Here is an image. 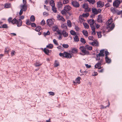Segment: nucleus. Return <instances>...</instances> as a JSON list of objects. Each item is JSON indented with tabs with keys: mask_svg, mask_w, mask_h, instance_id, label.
I'll return each instance as SVG.
<instances>
[{
	"mask_svg": "<svg viewBox=\"0 0 122 122\" xmlns=\"http://www.w3.org/2000/svg\"><path fill=\"white\" fill-rule=\"evenodd\" d=\"M63 47L65 48H67L69 47V45L67 44H63L62 45Z\"/></svg>",
	"mask_w": 122,
	"mask_h": 122,
	"instance_id": "54",
	"label": "nucleus"
},
{
	"mask_svg": "<svg viewBox=\"0 0 122 122\" xmlns=\"http://www.w3.org/2000/svg\"><path fill=\"white\" fill-rule=\"evenodd\" d=\"M98 74V73L97 72H94L92 74V76H97Z\"/></svg>",
	"mask_w": 122,
	"mask_h": 122,
	"instance_id": "60",
	"label": "nucleus"
},
{
	"mask_svg": "<svg viewBox=\"0 0 122 122\" xmlns=\"http://www.w3.org/2000/svg\"><path fill=\"white\" fill-rule=\"evenodd\" d=\"M30 22L29 20H27L26 21V24L27 25H30Z\"/></svg>",
	"mask_w": 122,
	"mask_h": 122,
	"instance_id": "53",
	"label": "nucleus"
},
{
	"mask_svg": "<svg viewBox=\"0 0 122 122\" xmlns=\"http://www.w3.org/2000/svg\"><path fill=\"white\" fill-rule=\"evenodd\" d=\"M10 6L11 5L10 3H6L5 4V7L6 8H10Z\"/></svg>",
	"mask_w": 122,
	"mask_h": 122,
	"instance_id": "34",
	"label": "nucleus"
},
{
	"mask_svg": "<svg viewBox=\"0 0 122 122\" xmlns=\"http://www.w3.org/2000/svg\"><path fill=\"white\" fill-rule=\"evenodd\" d=\"M97 21L99 22H101L102 21V20L101 16V15H99L98 16Z\"/></svg>",
	"mask_w": 122,
	"mask_h": 122,
	"instance_id": "28",
	"label": "nucleus"
},
{
	"mask_svg": "<svg viewBox=\"0 0 122 122\" xmlns=\"http://www.w3.org/2000/svg\"><path fill=\"white\" fill-rule=\"evenodd\" d=\"M68 0H63V3L64 4H65L68 3Z\"/></svg>",
	"mask_w": 122,
	"mask_h": 122,
	"instance_id": "56",
	"label": "nucleus"
},
{
	"mask_svg": "<svg viewBox=\"0 0 122 122\" xmlns=\"http://www.w3.org/2000/svg\"><path fill=\"white\" fill-rule=\"evenodd\" d=\"M88 23L91 26L93 25L94 23V21L93 19L89 20H87Z\"/></svg>",
	"mask_w": 122,
	"mask_h": 122,
	"instance_id": "12",
	"label": "nucleus"
},
{
	"mask_svg": "<svg viewBox=\"0 0 122 122\" xmlns=\"http://www.w3.org/2000/svg\"><path fill=\"white\" fill-rule=\"evenodd\" d=\"M97 7L101 8L104 5V3L103 2L101 1H99L97 3Z\"/></svg>",
	"mask_w": 122,
	"mask_h": 122,
	"instance_id": "6",
	"label": "nucleus"
},
{
	"mask_svg": "<svg viewBox=\"0 0 122 122\" xmlns=\"http://www.w3.org/2000/svg\"><path fill=\"white\" fill-rule=\"evenodd\" d=\"M92 12L94 14H98V13L97 12V9L96 8H93L92 9Z\"/></svg>",
	"mask_w": 122,
	"mask_h": 122,
	"instance_id": "22",
	"label": "nucleus"
},
{
	"mask_svg": "<svg viewBox=\"0 0 122 122\" xmlns=\"http://www.w3.org/2000/svg\"><path fill=\"white\" fill-rule=\"evenodd\" d=\"M70 32L71 34L72 35H76V33L74 31L71 30Z\"/></svg>",
	"mask_w": 122,
	"mask_h": 122,
	"instance_id": "43",
	"label": "nucleus"
},
{
	"mask_svg": "<svg viewBox=\"0 0 122 122\" xmlns=\"http://www.w3.org/2000/svg\"><path fill=\"white\" fill-rule=\"evenodd\" d=\"M52 10L54 13H56L57 11L56 9L54 6L52 7Z\"/></svg>",
	"mask_w": 122,
	"mask_h": 122,
	"instance_id": "47",
	"label": "nucleus"
},
{
	"mask_svg": "<svg viewBox=\"0 0 122 122\" xmlns=\"http://www.w3.org/2000/svg\"><path fill=\"white\" fill-rule=\"evenodd\" d=\"M112 19L111 18L107 21V25L111 29H113L115 26L114 24L112 23Z\"/></svg>",
	"mask_w": 122,
	"mask_h": 122,
	"instance_id": "3",
	"label": "nucleus"
},
{
	"mask_svg": "<svg viewBox=\"0 0 122 122\" xmlns=\"http://www.w3.org/2000/svg\"><path fill=\"white\" fill-rule=\"evenodd\" d=\"M91 26L92 30V34L95 35L96 34L95 27L93 25H91Z\"/></svg>",
	"mask_w": 122,
	"mask_h": 122,
	"instance_id": "15",
	"label": "nucleus"
},
{
	"mask_svg": "<svg viewBox=\"0 0 122 122\" xmlns=\"http://www.w3.org/2000/svg\"><path fill=\"white\" fill-rule=\"evenodd\" d=\"M58 18L59 20H62L63 21H65V20L64 18L62 16H60V15H58Z\"/></svg>",
	"mask_w": 122,
	"mask_h": 122,
	"instance_id": "20",
	"label": "nucleus"
},
{
	"mask_svg": "<svg viewBox=\"0 0 122 122\" xmlns=\"http://www.w3.org/2000/svg\"><path fill=\"white\" fill-rule=\"evenodd\" d=\"M90 3L93 4L95 2V1L94 0H87Z\"/></svg>",
	"mask_w": 122,
	"mask_h": 122,
	"instance_id": "44",
	"label": "nucleus"
},
{
	"mask_svg": "<svg viewBox=\"0 0 122 122\" xmlns=\"http://www.w3.org/2000/svg\"><path fill=\"white\" fill-rule=\"evenodd\" d=\"M8 27L7 26V25L6 24H5L2 25L1 26H0V28H3L5 29H7Z\"/></svg>",
	"mask_w": 122,
	"mask_h": 122,
	"instance_id": "26",
	"label": "nucleus"
},
{
	"mask_svg": "<svg viewBox=\"0 0 122 122\" xmlns=\"http://www.w3.org/2000/svg\"><path fill=\"white\" fill-rule=\"evenodd\" d=\"M83 16L81 15H80L79 17V20L80 22H84L85 21Z\"/></svg>",
	"mask_w": 122,
	"mask_h": 122,
	"instance_id": "19",
	"label": "nucleus"
},
{
	"mask_svg": "<svg viewBox=\"0 0 122 122\" xmlns=\"http://www.w3.org/2000/svg\"><path fill=\"white\" fill-rule=\"evenodd\" d=\"M46 22L47 25L49 26H51L53 24V21L50 19H48L47 20Z\"/></svg>",
	"mask_w": 122,
	"mask_h": 122,
	"instance_id": "7",
	"label": "nucleus"
},
{
	"mask_svg": "<svg viewBox=\"0 0 122 122\" xmlns=\"http://www.w3.org/2000/svg\"><path fill=\"white\" fill-rule=\"evenodd\" d=\"M50 4L52 7L54 6L55 4L54 1L53 0H51L50 1Z\"/></svg>",
	"mask_w": 122,
	"mask_h": 122,
	"instance_id": "41",
	"label": "nucleus"
},
{
	"mask_svg": "<svg viewBox=\"0 0 122 122\" xmlns=\"http://www.w3.org/2000/svg\"><path fill=\"white\" fill-rule=\"evenodd\" d=\"M71 4L74 6L76 7H78L79 6V4L76 1H72V2Z\"/></svg>",
	"mask_w": 122,
	"mask_h": 122,
	"instance_id": "8",
	"label": "nucleus"
},
{
	"mask_svg": "<svg viewBox=\"0 0 122 122\" xmlns=\"http://www.w3.org/2000/svg\"><path fill=\"white\" fill-rule=\"evenodd\" d=\"M108 105L106 106H105V107L103 105H102L101 106V109H103L104 108H106V107H109L110 105V103L109 102H108Z\"/></svg>",
	"mask_w": 122,
	"mask_h": 122,
	"instance_id": "35",
	"label": "nucleus"
},
{
	"mask_svg": "<svg viewBox=\"0 0 122 122\" xmlns=\"http://www.w3.org/2000/svg\"><path fill=\"white\" fill-rule=\"evenodd\" d=\"M67 25L69 27H71V23L70 20H68L67 21Z\"/></svg>",
	"mask_w": 122,
	"mask_h": 122,
	"instance_id": "36",
	"label": "nucleus"
},
{
	"mask_svg": "<svg viewBox=\"0 0 122 122\" xmlns=\"http://www.w3.org/2000/svg\"><path fill=\"white\" fill-rule=\"evenodd\" d=\"M67 12L65 10H64V9L61 11V13L63 15H66Z\"/></svg>",
	"mask_w": 122,
	"mask_h": 122,
	"instance_id": "37",
	"label": "nucleus"
},
{
	"mask_svg": "<svg viewBox=\"0 0 122 122\" xmlns=\"http://www.w3.org/2000/svg\"><path fill=\"white\" fill-rule=\"evenodd\" d=\"M17 20L15 18L13 19L12 20L11 23L13 24H16L17 22Z\"/></svg>",
	"mask_w": 122,
	"mask_h": 122,
	"instance_id": "42",
	"label": "nucleus"
},
{
	"mask_svg": "<svg viewBox=\"0 0 122 122\" xmlns=\"http://www.w3.org/2000/svg\"><path fill=\"white\" fill-rule=\"evenodd\" d=\"M89 15V14L88 13H87L85 14H83L82 15L83 16V17H87Z\"/></svg>",
	"mask_w": 122,
	"mask_h": 122,
	"instance_id": "46",
	"label": "nucleus"
},
{
	"mask_svg": "<svg viewBox=\"0 0 122 122\" xmlns=\"http://www.w3.org/2000/svg\"><path fill=\"white\" fill-rule=\"evenodd\" d=\"M92 48V47L88 45H86L85 47L84 46H81L79 48L80 49L82 53H84L85 55L88 54L89 53V52L88 51H86V49L89 50H91Z\"/></svg>",
	"mask_w": 122,
	"mask_h": 122,
	"instance_id": "1",
	"label": "nucleus"
},
{
	"mask_svg": "<svg viewBox=\"0 0 122 122\" xmlns=\"http://www.w3.org/2000/svg\"><path fill=\"white\" fill-rule=\"evenodd\" d=\"M121 3L120 1L118 0H115L114 1L113 3V5L114 6L117 8L118 7L119 5Z\"/></svg>",
	"mask_w": 122,
	"mask_h": 122,
	"instance_id": "4",
	"label": "nucleus"
},
{
	"mask_svg": "<svg viewBox=\"0 0 122 122\" xmlns=\"http://www.w3.org/2000/svg\"><path fill=\"white\" fill-rule=\"evenodd\" d=\"M71 8L70 6L68 5H66L64 8V10L67 12L71 10Z\"/></svg>",
	"mask_w": 122,
	"mask_h": 122,
	"instance_id": "14",
	"label": "nucleus"
},
{
	"mask_svg": "<svg viewBox=\"0 0 122 122\" xmlns=\"http://www.w3.org/2000/svg\"><path fill=\"white\" fill-rule=\"evenodd\" d=\"M61 27L65 29H66L67 26L66 24H62L61 25Z\"/></svg>",
	"mask_w": 122,
	"mask_h": 122,
	"instance_id": "48",
	"label": "nucleus"
},
{
	"mask_svg": "<svg viewBox=\"0 0 122 122\" xmlns=\"http://www.w3.org/2000/svg\"><path fill=\"white\" fill-rule=\"evenodd\" d=\"M31 26L33 27H36V24L34 23H32L30 24Z\"/></svg>",
	"mask_w": 122,
	"mask_h": 122,
	"instance_id": "58",
	"label": "nucleus"
},
{
	"mask_svg": "<svg viewBox=\"0 0 122 122\" xmlns=\"http://www.w3.org/2000/svg\"><path fill=\"white\" fill-rule=\"evenodd\" d=\"M104 50H101L100 51V53L97 55V57H100V56H104Z\"/></svg>",
	"mask_w": 122,
	"mask_h": 122,
	"instance_id": "10",
	"label": "nucleus"
},
{
	"mask_svg": "<svg viewBox=\"0 0 122 122\" xmlns=\"http://www.w3.org/2000/svg\"><path fill=\"white\" fill-rule=\"evenodd\" d=\"M79 38L78 36L76 35L75 37L74 38V40L75 42H77L79 41Z\"/></svg>",
	"mask_w": 122,
	"mask_h": 122,
	"instance_id": "25",
	"label": "nucleus"
},
{
	"mask_svg": "<svg viewBox=\"0 0 122 122\" xmlns=\"http://www.w3.org/2000/svg\"><path fill=\"white\" fill-rule=\"evenodd\" d=\"M23 11L22 10V9H21L19 14L20 15H21L22 14Z\"/></svg>",
	"mask_w": 122,
	"mask_h": 122,
	"instance_id": "63",
	"label": "nucleus"
},
{
	"mask_svg": "<svg viewBox=\"0 0 122 122\" xmlns=\"http://www.w3.org/2000/svg\"><path fill=\"white\" fill-rule=\"evenodd\" d=\"M62 6V4L61 2H57V6L59 9L61 8Z\"/></svg>",
	"mask_w": 122,
	"mask_h": 122,
	"instance_id": "24",
	"label": "nucleus"
},
{
	"mask_svg": "<svg viewBox=\"0 0 122 122\" xmlns=\"http://www.w3.org/2000/svg\"><path fill=\"white\" fill-rule=\"evenodd\" d=\"M59 55L61 57L67 58H70L73 56V54L69 53L66 52H64L63 53H60L59 54Z\"/></svg>",
	"mask_w": 122,
	"mask_h": 122,
	"instance_id": "2",
	"label": "nucleus"
},
{
	"mask_svg": "<svg viewBox=\"0 0 122 122\" xmlns=\"http://www.w3.org/2000/svg\"><path fill=\"white\" fill-rule=\"evenodd\" d=\"M41 29L40 26H37L35 28V30L39 32Z\"/></svg>",
	"mask_w": 122,
	"mask_h": 122,
	"instance_id": "31",
	"label": "nucleus"
},
{
	"mask_svg": "<svg viewBox=\"0 0 122 122\" xmlns=\"http://www.w3.org/2000/svg\"><path fill=\"white\" fill-rule=\"evenodd\" d=\"M83 7L85 9V11L86 12H89L91 11V9L88 8L87 4H84L83 5Z\"/></svg>",
	"mask_w": 122,
	"mask_h": 122,
	"instance_id": "5",
	"label": "nucleus"
},
{
	"mask_svg": "<svg viewBox=\"0 0 122 122\" xmlns=\"http://www.w3.org/2000/svg\"><path fill=\"white\" fill-rule=\"evenodd\" d=\"M10 49L8 47H6L5 48V53H7L6 54L8 53V52L10 51Z\"/></svg>",
	"mask_w": 122,
	"mask_h": 122,
	"instance_id": "30",
	"label": "nucleus"
},
{
	"mask_svg": "<svg viewBox=\"0 0 122 122\" xmlns=\"http://www.w3.org/2000/svg\"><path fill=\"white\" fill-rule=\"evenodd\" d=\"M49 94V96H53L55 95V93L54 92H48Z\"/></svg>",
	"mask_w": 122,
	"mask_h": 122,
	"instance_id": "51",
	"label": "nucleus"
},
{
	"mask_svg": "<svg viewBox=\"0 0 122 122\" xmlns=\"http://www.w3.org/2000/svg\"><path fill=\"white\" fill-rule=\"evenodd\" d=\"M53 45L52 44H49L48 45H47L46 46V47L49 49H52L53 48Z\"/></svg>",
	"mask_w": 122,
	"mask_h": 122,
	"instance_id": "33",
	"label": "nucleus"
},
{
	"mask_svg": "<svg viewBox=\"0 0 122 122\" xmlns=\"http://www.w3.org/2000/svg\"><path fill=\"white\" fill-rule=\"evenodd\" d=\"M12 20V18L10 17L8 19V21L9 23H10L11 22Z\"/></svg>",
	"mask_w": 122,
	"mask_h": 122,
	"instance_id": "57",
	"label": "nucleus"
},
{
	"mask_svg": "<svg viewBox=\"0 0 122 122\" xmlns=\"http://www.w3.org/2000/svg\"><path fill=\"white\" fill-rule=\"evenodd\" d=\"M77 49L75 48H74L72 49L71 52L72 53H77Z\"/></svg>",
	"mask_w": 122,
	"mask_h": 122,
	"instance_id": "27",
	"label": "nucleus"
},
{
	"mask_svg": "<svg viewBox=\"0 0 122 122\" xmlns=\"http://www.w3.org/2000/svg\"><path fill=\"white\" fill-rule=\"evenodd\" d=\"M20 7L22 8L21 9L23 11H25L27 9V5L23 4L20 5Z\"/></svg>",
	"mask_w": 122,
	"mask_h": 122,
	"instance_id": "9",
	"label": "nucleus"
},
{
	"mask_svg": "<svg viewBox=\"0 0 122 122\" xmlns=\"http://www.w3.org/2000/svg\"><path fill=\"white\" fill-rule=\"evenodd\" d=\"M81 79L79 77H78L76 79V80H75V81H73V83H76H76H78V84H79L80 83V79Z\"/></svg>",
	"mask_w": 122,
	"mask_h": 122,
	"instance_id": "17",
	"label": "nucleus"
},
{
	"mask_svg": "<svg viewBox=\"0 0 122 122\" xmlns=\"http://www.w3.org/2000/svg\"><path fill=\"white\" fill-rule=\"evenodd\" d=\"M105 56H107V55H108L109 54V53L107 51H105Z\"/></svg>",
	"mask_w": 122,
	"mask_h": 122,
	"instance_id": "59",
	"label": "nucleus"
},
{
	"mask_svg": "<svg viewBox=\"0 0 122 122\" xmlns=\"http://www.w3.org/2000/svg\"><path fill=\"white\" fill-rule=\"evenodd\" d=\"M111 11L113 14L117 13V9L114 7H111Z\"/></svg>",
	"mask_w": 122,
	"mask_h": 122,
	"instance_id": "18",
	"label": "nucleus"
},
{
	"mask_svg": "<svg viewBox=\"0 0 122 122\" xmlns=\"http://www.w3.org/2000/svg\"><path fill=\"white\" fill-rule=\"evenodd\" d=\"M80 41L83 44H85L86 42L85 39L83 38H81V39Z\"/></svg>",
	"mask_w": 122,
	"mask_h": 122,
	"instance_id": "45",
	"label": "nucleus"
},
{
	"mask_svg": "<svg viewBox=\"0 0 122 122\" xmlns=\"http://www.w3.org/2000/svg\"><path fill=\"white\" fill-rule=\"evenodd\" d=\"M101 63L100 62H99L97 64L95 65V67L96 68H98V69H101V67L100 66L101 65Z\"/></svg>",
	"mask_w": 122,
	"mask_h": 122,
	"instance_id": "16",
	"label": "nucleus"
},
{
	"mask_svg": "<svg viewBox=\"0 0 122 122\" xmlns=\"http://www.w3.org/2000/svg\"><path fill=\"white\" fill-rule=\"evenodd\" d=\"M59 65V63L57 62V61L56 60L55 61V65L54 66L55 67H57Z\"/></svg>",
	"mask_w": 122,
	"mask_h": 122,
	"instance_id": "52",
	"label": "nucleus"
},
{
	"mask_svg": "<svg viewBox=\"0 0 122 122\" xmlns=\"http://www.w3.org/2000/svg\"><path fill=\"white\" fill-rule=\"evenodd\" d=\"M22 21L20 19H19L17 20V22H16V24H17V26L20 27L22 25Z\"/></svg>",
	"mask_w": 122,
	"mask_h": 122,
	"instance_id": "11",
	"label": "nucleus"
},
{
	"mask_svg": "<svg viewBox=\"0 0 122 122\" xmlns=\"http://www.w3.org/2000/svg\"><path fill=\"white\" fill-rule=\"evenodd\" d=\"M43 51L44 53L47 55H49L50 52H51V50L50 51L46 48H44Z\"/></svg>",
	"mask_w": 122,
	"mask_h": 122,
	"instance_id": "13",
	"label": "nucleus"
},
{
	"mask_svg": "<svg viewBox=\"0 0 122 122\" xmlns=\"http://www.w3.org/2000/svg\"><path fill=\"white\" fill-rule=\"evenodd\" d=\"M50 32L49 30H48L46 32H44L43 34L44 36H46L48 35H49L50 34Z\"/></svg>",
	"mask_w": 122,
	"mask_h": 122,
	"instance_id": "40",
	"label": "nucleus"
},
{
	"mask_svg": "<svg viewBox=\"0 0 122 122\" xmlns=\"http://www.w3.org/2000/svg\"><path fill=\"white\" fill-rule=\"evenodd\" d=\"M30 20L31 21L34 22L35 20V18L34 15H31L30 17Z\"/></svg>",
	"mask_w": 122,
	"mask_h": 122,
	"instance_id": "39",
	"label": "nucleus"
},
{
	"mask_svg": "<svg viewBox=\"0 0 122 122\" xmlns=\"http://www.w3.org/2000/svg\"><path fill=\"white\" fill-rule=\"evenodd\" d=\"M85 66L86 68H91V66L90 65H88L87 64H85Z\"/></svg>",
	"mask_w": 122,
	"mask_h": 122,
	"instance_id": "62",
	"label": "nucleus"
},
{
	"mask_svg": "<svg viewBox=\"0 0 122 122\" xmlns=\"http://www.w3.org/2000/svg\"><path fill=\"white\" fill-rule=\"evenodd\" d=\"M15 51H12V52L11 53V55L12 56H13L15 55Z\"/></svg>",
	"mask_w": 122,
	"mask_h": 122,
	"instance_id": "61",
	"label": "nucleus"
},
{
	"mask_svg": "<svg viewBox=\"0 0 122 122\" xmlns=\"http://www.w3.org/2000/svg\"><path fill=\"white\" fill-rule=\"evenodd\" d=\"M97 34L99 38H100L101 37L102 35L101 32H97Z\"/></svg>",
	"mask_w": 122,
	"mask_h": 122,
	"instance_id": "49",
	"label": "nucleus"
},
{
	"mask_svg": "<svg viewBox=\"0 0 122 122\" xmlns=\"http://www.w3.org/2000/svg\"><path fill=\"white\" fill-rule=\"evenodd\" d=\"M62 34L63 36L65 37H67L68 36V33L65 30H63L62 32Z\"/></svg>",
	"mask_w": 122,
	"mask_h": 122,
	"instance_id": "21",
	"label": "nucleus"
},
{
	"mask_svg": "<svg viewBox=\"0 0 122 122\" xmlns=\"http://www.w3.org/2000/svg\"><path fill=\"white\" fill-rule=\"evenodd\" d=\"M75 29L77 31H78L79 30V27L77 26H76L75 27Z\"/></svg>",
	"mask_w": 122,
	"mask_h": 122,
	"instance_id": "64",
	"label": "nucleus"
},
{
	"mask_svg": "<svg viewBox=\"0 0 122 122\" xmlns=\"http://www.w3.org/2000/svg\"><path fill=\"white\" fill-rule=\"evenodd\" d=\"M82 32L85 36L87 37L88 36V33L86 30H83L82 31Z\"/></svg>",
	"mask_w": 122,
	"mask_h": 122,
	"instance_id": "29",
	"label": "nucleus"
},
{
	"mask_svg": "<svg viewBox=\"0 0 122 122\" xmlns=\"http://www.w3.org/2000/svg\"><path fill=\"white\" fill-rule=\"evenodd\" d=\"M58 30V27L56 26H54L52 28V30L53 31H57Z\"/></svg>",
	"mask_w": 122,
	"mask_h": 122,
	"instance_id": "38",
	"label": "nucleus"
},
{
	"mask_svg": "<svg viewBox=\"0 0 122 122\" xmlns=\"http://www.w3.org/2000/svg\"><path fill=\"white\" fill-rule=\"evenodd\" d=\"M83 24L86 29H88L89 28V25L87 24L84 22L83 23Z\"/></svg>",
	"mask_w": 122,
	"mask_h": 122,
	"instance_id": "32",
	"label": "nucleus"
},
{
	"mask_svg": "<svg viewBox=\"0 0 122 122\" xmlns=\"http://www.w3.org/2000/svg\"><path fill=\"white\" fill-rule=\"evenodd\" d=\"M45 24V21L44 20H43L41 22V25H44Z\"/></svg>",
	"mask_w": 122,
	"mask_h": 122,
	"instance_id": "55",
	"label": "nucleus"
},
{
	"mask_svg": "<svg viewBox=\"0 0 122 122\" xmlns=\"http://www.w3.org/2000/svg\"><path fill=\"white\" fill-rule=\"evenodd\" d=\"M53 42L57 46L58 45V44L57 41L55 39H54L53 40Z\"/></svg>",
	"mask_w": 122,
	"mask_h": 122,
	"instance_id": "50",
	"label": "nucleus"
},
{
	"mask_svg": "<svg viewBox=\"0 0 122 122\" xmlns=\"http://www.w3.org/2000/svg\"><path fill=\"white\" fill-rule=\"evenodd\" d=\"M106 61L107 63H109L111 62V60L110 59L108 58V56H106L105 57Z\"/></svg>",
	"mask_w": 122,
	"mask_h": 122,
	"instance_id": "23",
	"label": "nucleus"
}]
</instances>
